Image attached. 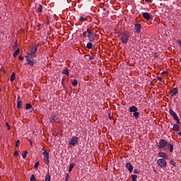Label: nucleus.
Masks as SVG:
<instances>
[{
    "label": "nucleus",
    "instance_id": "nucleus-1",
    "mask_svg": "<svg viewBox=\"0 0 181 181\" xmlns=\"http://www.w3.org/2000/svg\"><path fill=\"white\" fill-rule=\"evenodd\" d=\"M129 37V35L122 33L120 35V40L122 41V43H128V39Z\"/></svg>",
    "mask_w": 181,
    "mask_h": 181
},
{
    "label": "nucleus",
    "instance_id": "nucleus-2",
    "mask_svg": "<svg viewBox=\"0 0 181 181\" xmlns=\"http://www.w3.org/2000/svg\"><path fill=\"white\" fill-rule=\"evenodd\" d=\"M157 164L160 168H165L167 163L166 160L163 158H160L157 160Z\"/></svg>",
    "mask_w": 181,
    "mask_h": 181
},
{
    "label": "nucleus",
    "instance_id": "nucleus-3",
    "mask_svg": "<svg viewBox=\"0 0 181 181\" xmlns=\"http://www.w3.org/2000/svg\"><path fill=\"white\" fill-rule=\"evenodd\" d=\"M42 151H44V152L42 153V155L44 156V160H45V163H47V165H49V152H47V151H46V149L42 148Z\"/></svg>",
    "mask_w": 181,
    "mask_h": 181
},
{
    "label": "nucleus",
    "instance_id": "nucleus-4",
    "mask_svg": "<svg viewBox=\"0 0 181 181\" xmlns=\"http://www.w3.org/2000/svg\"><path fill=\"white\" fill-rule=\"evenodd\" d=\"M170 115H172V117H173L174 119L177 121V124H179L180 122L179 117H177V115H176V112H175V111H173V110H170Z\"/></svg>",
    "mask_w": 181,
    "mask_h": 181
},
{
    "label": "nucleus",
    "instance_id": "nucleus-5",
    "mask_svg": "<svg viewBox=\"0 0 181 181\" xmlns=\"http://www.w3.org/2000/svg\"><path fill=\"white\" fill-rule=\"evenodd\" d=\"M141 29H142V26L141 25L140 23H136L134 25V30L136 33H140Z\"/></svg>",
    "mask_w": 181,
    "mask_h": 181
},
{
    "label": "nucleus",
    "instance_id": "nucleus-6",
    "mask_svg": "<svg viewBox=\"0 0 181 181\" xmlns=\"http://www.w3.org/2000/svg\"><path fill=\"white\" fill-rule=\"evenodd\" d=\"M87 32H88V37L90 42H94V33H91V31H89L88 29L87 30Z\"/></svg>",
    "mask_w": 181,
    "mask_h": 181
},
{
    "label": "nucleus",
    "instance_id": "nucleus-7",
    "mask_svg": "<svg viewBox=\"0 0 181 181\" xmlns=\"http://www.w3.org/2000/svg\"><path fill=\"white\" fill-rule=\"evenodd\" d=\"M168 145V141H166V140H160V142H159V146L160 148H165L166 146Z\"/></svg>",
    "mask_w": 181,
    "mask_h": 181
},
{
    "label": "nucleus",
    "instance_id": "nucleus-8",
    "mask_svg": "<svg viewBox=\"0 0 181 181\" xmlns=\"http://www.w3.org/2000/svg\"><path fill=\"white\" fill-rule=\"evenodd\" d=\"M77 142H78L77 137H72V139H71V141L69 142V145L74 146V145H76V144H77Z\"/></svg>",
    "mask_w": 181,
    "mask_h": 181
},
{
    "label": "nucleus",
    "instance_id": "nucleus-9",
    "mask_svg": "<svg viewBox=\"0 0 181 181\" xmlns=\"http://www.w3.org/2000/svg\"><path fill=\"white\" fill-rule=\"evenodd\" d=\"M126 168H127V169H128L129 172L132 173V170H134V166H132V165L131 163H127L126 164Z\"/></svg>",
    "mask_w": 181,
    "mask_h": 181
},
{
    "label": "nucleus",
    "instance_id": "nucleus-10",
    "mask_svg": "<svg viewBox=\"0 0 181 181\" xmlns=\"http://www.w3.org/2000/svg\"><path fill=\"white\" fill-rule=\"evenodd\" d=\"M143 17L146 19V21H149L151 19V14L149 13H143Z\"/></svg>",
    "mask_w": 181,
    "mask_h": 181
},
{
    "label": "nucleus",
    "instance_id": "nucleus-11",
    "mask_svg": "<svg viewBox=\"0 0 181 181\" xmlns=\"http://www.w3.org/2000/svg\"><path fill=\"white\" fill-rule=\"evenodd\" d=\"M170 95H172V97H173V95H176V94H177V88H173L170 93Z\"/></svg>",
    "mask_w": 181,
    "mask_h": 181
},
{
    "label": "nucleus",
    "instance_id": "nucleus-12",
    "mask_svg": "<svg viewBox=\"0 0 181 181\" xmlns=\"http://www.w3.org/2000/svg\"><path fill=\"white\" fill-rule=\"evenodd\" d=\"M160 158H163L164 159H168V156L166 155V153H163V152H160L158 153Z\"/></svg>",
    "mask_w": 181,
    "mask_h": 181
},
{
    "label": "nucleus",
    "instance_id": "nucleus-13",
    "mask_svg": "<svg viewBox=\"0 0 181 181\" xmlns=\"http://www.w3.org/2000/svg\"><path fill=\"white\" fill-rule=\"evenodd\" d=\"M129 111L130 112H136V111H138V107H136V106L130 107Z\"/></svg>",
    "mask_w": 181,
    "mask_h": 181
},
{
    "label": "nucleus",
    "instance_id": "nucleus-14",
    "mask_svg": "<svg viewBox=\"0 0 181 181\" xmlns=\"http://www.w3.org/2000/svg\"><path fill=\"white\" fill-rule=\"evenodd\" d=\"M49 119H50L51 122H55V121H57V116L52 115L49 117Z\"/></svg>",
    "mask_w": 181,
    "mask_h": 181
},
{
    "label": "nucleus",
    "instance_id": "nucleus-15",
    "mask_svg": "<svg viewBox=\"0 0 181 181\" xmlns=\"http://www.w3.org/2000/svg\"><path fill=\"white\" fill-rule=\"evenodd\" d=\"M31 52L33 54H36V52H37V46H35L31 49Z\"/></svg>",
    "mask_w": 181,
    "mask_h": 181
},
{
    "label": "nucleus",
    "instance_id": "nucleus-16",
    "mask_svg": "<svg viewBox=\"0 0 181 181\" xmlns=\"http://www.w3.org/2000/svg\"><path fill=\"white\" fill-rule=\"evenodd\" d=\"M173 131H175L176 132H179V125L174 124L173 127Z\"/></svg>",
    "mask_w": 181,
    "mask_h": 181
},
{
    "label": "nucleus",
    "instance_id": "nucleus-17",
    "mask_svg": "<svg viewBox=\"0 0 181 181\" xmlns=\"http://www.w3.org/2000/svg\"><path fill=\"white\" fill-rule=\"evenodd\" d=\"M26 62H28V65L33 66L35 64V62L29 59H26Z\"/></svg>",
    "mask_w": 181,
    "mask_h": 181
},
{
    "label": "nucleus",
    "instance_id": "nucleus-18",
    "mask_svg": "<svg viewBox=\"0 0 181 181\" xmlns=\"http://www.w3.org/2000/svg\"><path fill=\"white\" fill-rule=\"evenodd\" d=\"M42 11H43V6L41 4H39L37 11L40 13Z\"/></svg>",
    "mask_w": 181,
    "mask_h": 181
},
{
    "label": "nucleus",
    "instance_id": "nucleus-19",
    "mask_svg": "<svg viewBox=\"0 0 181 181\" xmlns=\"http://www.w3.org/2000/svg\"><path fill=\"white\" fill-rule=\"evenodd\" d=\"M15 81V72H13L11 76V81Z\"/></svg>",
    "mask_w": 181,
    "mask_h": 181
},
{
    "label": "nucleus",
    "instance_id": "nucleus-20",
    "mask_svg": "<svg viewBox=\"0 0 181 181\" xmlns=\"http://www.w3.org/2000/svg\"><path fill=\"white\" fill-rule=\"evenodd\" d=\"M17 108L21 109L22 108V102L21 101H18L17 103Z\"/></svg>",
    "mask_w": 181,
    "mask_h": 181
},
{
    "label": "nucleus",
    "instance_id": "nucleus-21",
    "mask_svg": "<svg viewBox=\"0 0 181 181\" xmlns=\"http://www.w3.org/2000/svg\"><path fill=\"white\" fill-rule=\"evenodd\" d=\"M19 52H21V50L19 49H17L16 51L13 53L14 57H16V56L19 54Z\"/></svg>",
    "mask_w": 181,
    "mask_h": 181
},
{
    "label": "nucleus",
    "instance_id": "nucleus-22",
    "mask_svg": "<svg viewBox=\"0 0 181 181\" xmlns=\"http://www.w3.org/2000/svg\"><path fill=\"white\" fill-rule=\"evenodd\" d=\"M73 168H74V164L73 163L70 164L69 168V172H71V170H73Z\"/></svg>",
    "mask_w": 181,
    "mask_h": 181
},
{
    "label": "nucleus",
    "instance_id": "nucleus-23",
    "mask_svg": "<svg viewBox=\"0 0 181 181\" xmlns=\"http://www.w3.org/2000/svg\"><path fill=\"white\" fill-rule=\"evenodd\" d=\"M133 116L135 117V118H138L139 117V112H134Z\"/></svg>",
    "mask_w": 181,
    "mask_h": 181
},
{
    "label": "nucleus",
    "instance_id": "nucleus-24",
    "mask_svg": "<svg viewBox=\"0 0 181 181\" xmlns=\"http://www.w3.org/2000/svg\"><path fill=\"white\" fill-rule=\"evenodd\" d=\"M25 108L26 110H30L32 108V105H30V103H27Z\"/></svg>",
    "mask_w": 181,
    "mask_h": 181
},
{
    "label": "nucleus",
    "instance_id": "nucleus-25",
    "mask_svg": "<svg viewBox=\"0 0 181 181\" xmlns=\"http://www.w3.org/2000/svg\"><path fill=\"white\" fill-rule=\"evenodd\" d=\"M168 147L170 149V152H173V146H172V144H168Z\"/></svg>",
    "mask_w": 181,
    "mask_h": 181
},
{
    "label": "nucleus",
    "instance_id": "nucleus-26",
    "mask_svg": "<svg viewBox=\"0 0 181 181\" xmlns=\"http://www.w3.org/2000/svg\"><path fill=\"white\" fill-rule=\"evenodd\" d=\"M26 155H28V151L23 152L22 156H23V159H26Z\"/></svg>",
    "mask_w": 181,
    "mask_h": 181
},
{
    "label": "nucleus",
    "instance_id": "nucleus-27",
    "mask_svg": "<svg viewBox=\"0 0 181 181\" xmlns=\"http://www.w3.org/2000/svg\"><path fill=\"white\" fill-rule=\"evenodd\" d=\"M45 181H50V174H47Z\"/></svg>",
    "mask_w": 181,
    "mask_h": 181
},
{
    "label": "nucleus",
    "instance_id": "nucleus-28",
    "mask_svg": "<svg viewBox=\"0 0 181 181\" xmlns=\"http://www.w3.org/2000/svg\"><path fill=\"white\" fill-rule=\"evenodd\" d=\"M92 47H93V43L90 42L87 44L88 49H92Z\"/></svg>",
    "mask_w": 181,
    "mask_h": 181
},
{
    "label": "nucleus",
    "instance_id": "nucleus-29",
    "mask_svg": "<svg viewBox=\"0 0 181 181\" xmlns=\"http://www.w3.org/2000/svg\"><path fill=\"white\" fill-rule=\"evenodd\" d=\"M63 74H66V76H69V69H64L63 71Z\"/></svg>",
    "mask_w": 181,
    "mask_h": 181
},
{
    "label": "nucleus",
    "instance_id": "nucleus-30",
    "mask_svg": "<svg viewBox=\"0 0 181 181\" xmlns=\"http://www.w3.org/2000/svg\"><path fill=\"white\" fill-rule=\"evenodd\" d=\"M39 165H40L39 162L35 163L34 165L35 169H37L39 168Z\"/></svg>",
    "mask_w": 181,
    "mask_h": 181
},
{
    "label": "nucleus",
    "instance_id": "nucleus-31",
    "mask_svg": "<svg viewBox=\"0 0 181 181\" xmlns=\"http://www.w3.org/2000/svg\"><path fill=\"white\" fill-rule=\"evenodd\" d=\"M170 165H173V166H176V163L173 161V160H171L170 161Z\"/></svg>",
    "mask_w": 181,
    "mask_h": 181
},
{
    "label": "nucleus",
    "instance_id": "nucleus-32",
    "mask_svg": "<svg viewBox=\"0 0 181 181\" xmlns=\"http://www.w3.org/2000/svg\"><path fill=\"white\" fill-rule=\"evenodd\" d=\"M29 53L31 54H30L31 59H33V57H36V54H33L31 51H30V52H29Z\"/></svg>",
    "mask_w": 181,
    "mask_h": 181
},
{
    "label": "nucleus",
    "instance_id": "nucleus-33",
    "mask_svg": "<svg viewBox=\"0 0 181 181\" xmlns=\"http://www.w3.org/2000/svg\"><path fill=\"white\" fill-rule=\"evenodd\" d=\"M138 177L136 176V175H132V181H136V178H137Z\"/></svg>",
    "mask_w": 181,
    "mask_h": 181
},
{
    "label": "nucleus",
    "instance_id": "nucleus-34",
    "mask_svg": "<svg viewBox=\"0 0 181 181\" xmlns=\"http://www.w3.org/2000/svg\"><path fill=\"white\" fill-rule=\"evenodd\" d=\"M30 54H32L28 52V54L25 55L26 59H29V58L32 59V57H30Z\"/></svg>",
    "mask_w": 181,
    "mask_h": 181
},
{
    "label": "nucleus",
    "instance_id": "nucleus-35",
    "mask_svg": "<svg viewBox=\"0 0 181 181\" xmlns=\"http://www.w3.org/2000/svg\"><path fill=\"white\" fill-rule=\"evenodd\" d=\"M87 33H88V32L85 31V32L83 33V36L84 37H87Z\"/></svg>",
    "mask_w": 181,
    "mask_h": 181
},
{
    "label": "nucleus",
    "instance_id": "nucleus-36",
    "mask_svg": "<svg viewBox=\"0 0 181 181\" xmlns=\"http://www.w3.org/2000/svg\"><path fill=\"white\" fill-rule=\"evenodd\" d=\"M73 86H74V87H76L77 86V81H74L72 83Z\"/></svg>",
    "mask_w": 181,
    "mask_h": 181
},
{
    "label": "nucleus",
    "instance_id": "nucleus-37",
    "mask_svg": "<svg viewBox=\"0 0 181 181\" xmlns=\"http://www.w3.org/2000/svg\"><path fill=\"white\" fill-rule=\"evenodd\" d=\"M6 126L7 127L8 130L9 131L11 129V126H9V123H6Z\"/></svg>",
    "mask_w": 181,
    "mask_h": 181
},
{
    "label": "nucleus",
    "instance_id": "nucleus-38",
    "mask_svg": "<svg viewBox=\"0 0 181 181\" xmlns=\"http://www.w3.org/2000/svg\"><path fill=\"white\" fill-rule=\"evenodd\" d=\"M19 144H21V141L17 140L16 143V146H19Z\"/></svg>",
    "mask_w": 181,
    "mask_h": 181
},
{
    "label": "nucleus",
    "instance_id": "nucleus-39",
    "mask_svg": "<svg viewBox=\"0 0 181 181\" xmlns=\"http://www.w3.org/2000/svg\"><path fill=\"white\" fill-rule=\"evenodd\" d=\"M35 176L33 175H32L30 177V181H33V180H35Z\"/></svg>",
    "mask_w": 181,
    "mask_h": 181
},
{
    "label": "nucleus",
    "instance_id": "nucleus-40",
    "mask_svg": "<svg viewBox=\"0 0 181 181\" xmlns=\"http://www.w3.org/2000/svg\"><path fill=\"white\" fill-rule=\"evenodd\" d=\"M65 181H69V174L66 175Z\"/></svg>",
    "mask_w": 181,
    "mask_h": 181
},
{
    "label": "nucleus",
    "instance_id": "nucleus-41",
    "mask_svg": "<svg viewBox=\"0 0 181 181\" xmlns=\"http://www.w3.org/2000/svg\"><path fill=\"white\" fill-rule=\"evenodd\" d=\"M19 155V153L18 151H15L14 156H18Z\"/></svg>",
    "mask_w": 181,
    "mask_h": 181
},
{
    "label": "nucleus",
    "instance_id": "nucleus-42",
    "mask_svg": "<svg viewBox=\"0 0 181 181\" xmlns=\"http://www.w3.org/2000/svg\"><path fill=\"white\" fill-rule=\"evenodd\" d=\"M157 80H158V81H162V78L158 77V78H157Z\"/></svg>",
    "mask_w": 181,
    "mask_h": 181
},
{
    "label": "nucleus",
    "instance_id": "nucleus-43",
    "mask_svg": "<svg viewBox=\"0 0 181 181\" xmlns=\"http://www.w3.org/2000/svg\"><path fill=\"white\" fill-rule=\"evenodd\" d=\"M19 60H21V61L23 60V57L21 56V57H19Z\"/></svg>",
    "mask_w": 181,
    "mask_h": 181
},
{
    "label": "nucleus",
    "instance_id": "nucleus-44",
    "mask_svg": "<svg viewBox=\"0 0 181 181\" xmlns=\"http://www.w3.org/2000/svg\"><path fill=\"white\" fill-rule=\"evenodd\" d=\"M146 2H152V0H146Z\"/></svg>",
    "mask_w": 181,
    "mask_h": 181
},
{
    "label": "nucleus",
    "instance_id": "nucleus-45",
    "mask_svg": "<svg viewBox=\"0 0 181 181\" xmlns=\"http://www.w3.org/2000/svg\"><path fill=\"white\" fill-rule=\"evenodd\" d=\"M134 173H138V172H136V170H134Z\"/></svg>",
    "mask_w": 181,
    "mask_h": 181
},
{
    "label": "nucleus",
    "instance_id": "nucleus-46",
    "mask_svg": "<svg viewBox=\"0 0 181 181\" xmlns=\"http://www.w3.org/2000/svg\"><path fill=\"white\" fill-rule=\"evenodd\" d=\"M16 46H18V44H16V45L14 46V49H15V47H16Z\"/></svg>",
    "mask_w": 181,
    "mask_h": 181
},
{
    "label": "nucleus",
    "instance_id": "nucleus-47",
    "mask_svg": "<svg viewBox=\"0 0 181 181\" xmlns=\"http://www.w3.org/2000/svg\"><path fill=\"white\" fill-rule=\"evenodd\" d=\"M1 88H1V86H0V91H1Z\"/></svg>",
    "mask_w": 181,
    "mask_h": 181
},
{
    "label": "nucleus",
    "instance_id": "nucleus-48",
    "mask_svg": "<svg viewBox=\"0 0 181 181\" xmlns=\"http://www.w3.org/2000/svg\"><path fill=\"white\" fill-rule=\"evenodd\" d=\"M179 135H180V136H181V132L179 133Z\"/></svg>",
    "mask_w": 181,
    "mask_h": 181
},
{
    "label": "nucleus",
    "instance_id": "nucleus-49",
    "mask_svg": "<svg viewBox=\"0 0 181 181\" xmlns=\"http://www.w3.org/2000/svg\"><path fill=\"white\" fill-rule=\"evenodd\" d=\"M0 179H1V176H0Z\"/></svg>",
    "mask_w": 181,
    "mask_h": 181
}]
</instances>
